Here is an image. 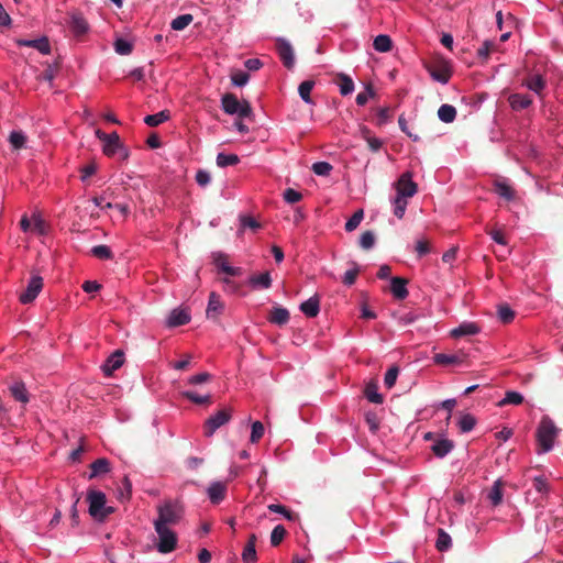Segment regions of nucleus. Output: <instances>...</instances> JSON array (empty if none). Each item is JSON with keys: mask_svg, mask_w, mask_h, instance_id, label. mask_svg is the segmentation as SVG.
I'll use <instances>...</instances> for the list:
<instances>
[{"mask_svg": "<svg viewBox=\"0 0 563 563\" xmlns=\"http://www.w3.org/2000/svg\"><path fill=\"white\" fill-rule=\"evenodd\" d=\"M87 503L89 515L99 522H103L111 514L114 512V508L107 505L106 494L101 490L89 489L87 492Z\"/></svg>", "mask_w": 563, "mask_h": 563, "instance_id": "nucleus-1", "label": "nucleus"}, {"mask_svg": "<svg viewBox=\"0 0 563 563\" xmlns=\"http://www.w3.org/2000/svg\"><path fill=\"white\" fill-rule=\"evenodd\" d=\"M536 435L538 444L537 453L544 454L554 448L559 429L550 418L545 417L540 421Z\"/></svg>", "mask_w": 563, "mask_h": 563, "instance_id": "nucleus-2", "label": "nucleus"}, {"mask_svg": "<svg viewBox=\"0 0 563 563\" xmlns=\"http://www.w3.org/2000/svg\"><path fill=\"white\" fill-rule=\"evenodd\" d=\"M184 515L183 507L176 501H165L157 507V518L153 525L169 527L177 525Z\"/></svg>", "mask_w": 563, "mask_h": 563, "instance_id": "nucleus-3", "label": "nucleus"}, {"mask_svg": "<svg viewBox=\"0 0 563 563\" xmlns=\"http://www.w3.org/2000/svg\"><path fill=\"white\" fill-rule=\"evenodd\" d=\"M154 530L157 534V542L155 549L162 554L172 553L177 549L178 537L177 533L170 529V527L153 525Z\"/></svg>", "mask_w": 563, "mask_h": 563, "instance_id": "nucleus-4", "label": "nucleus"}, {"mask_svg": "<svg viewBox=\"0 0 563 563\" xmlns=\"http://www.w3.org/2000/svg\"><path fill=\"white\" fill-rule=\"evenodd\" d=\"M221 107L227 114H236L240 118H249L253 113L250 102L240 101L233 93L222 96Z\"/></svg>", "mask_w": 563, "mask_h": 563, "instance_id": "nucleus-5", "label": "nucleus"}, {"mask_svg": "<svg viewBox=\"0 0 563 563\" xmlns=\"http://www.w3.org/2000/svg\"><path fill=\"white\" fill-rule=\"evenodd\" d=\"M232 418V410L224 408L210 416L205 422V435L210 438L214 432L227 424Z\"/></svg>", "mask_w": 563, "mask_h": 563, "instance_id": "nucleus-6", "label": "nucleus"}, {"mask_svg": "<svg viewBox=\"0 0 563 563\" xmlns=\"http://www.w3.org/2000/svg\"><path fill=\"white\" fill-rule=\"evenodd\" d=\"M547 86L548 84L545 77L539 73L530 74L521 81V87L527 88L529 91L533 92L540 101H543L545 98Z\"/></svg>", "mask_w": 563, "mask_h": 563, "instance_id": "nucleus-7", "label": "nucleus"}, {"mask_svg": "<svg viewBox=\"0 0 563 563\" xmlns=\"http://www.w3.org/2000/svg\"><path fill=\"white\" fill-rule=\"evenodd\" d=\"M396 194L408 198L413 197L418 191L417 184L412 180V175L406 172L400 175L395 184Z\"/></svg>", "mask_w": 563, "mask_h": 563, "instance_id": "nucleus-8", "label": "nucleus"}, {"mask_svg": "<svg viewBox=\"0 0 563 563\" xmlns=\"http://www.w3.org/2000/svg\"><path fill=\"white\" fill-rule=\"evenodd\" d=\"M276 49L283 65L291 69L295 65V54L291 44L284 37L276 40Z\"/></svg>", "mask_w": 563, "mask_h": 563, "instance_id": "nucleus-9", "label": "nucleus"}, {"mask_svg": "<svg viewBox=\"0 0 563 563\" xmlns=\"http://www.w3.org/2000/svg\"><path fill=\"white\" fill-rule=\"evenodd\" d=\"M43 288V278L41 276H33L26 289L20 295L19 299L23 305L31 303L38 296Z\"/></svg>", "mask_w": 563, "mask_h": 563, "instance_id": "nucleus-10", "label": "nucleus"}, {"mask_svg": "<svg viewBox=\"0 0 563 563\" xmlns=\"http://www.w3.org/2000/svg\"><path fill=\"white\" fill-rule=\"evenodd\" d=\"M124 363V353L121 350L114 351L110 354L104 363L101 365V371L104 376L110 377L119 369Z\"/></svg>", "mask_w": 563, "mask_h": 563, "instance_id": "nucleus-11", "label": "nucleus"}, {"mask_svg": "<svg viewBox=\"0 0 563 563\" xmlns=\"http://www.w3.org/2000/svg\"><path fill=\"white\" fill-rule=\"evenodd\" d=\"M103 153L104 155L112 157L115 154H119L121 159H126L129 157V151L120 141L119 134L117 133L115 141L109 137L103 142Z\"/></svg>", "mask_w": 563, "mask_h": 563, "instance_id": "nucleus-12", "label": "nucleus"}, {"mask_svg": "<svg viewBox=\"0 0 563 563\" xmlns=\"http://www.w3.org/2000/svg\"><path fill=\"white\" fill-rule=\"evenodd\" d=\"M191 316L188 309L178 307L170 311L167 317L166 324L169 328H176L189 323Z\"/></svg>", "mask_w": 563, "mask_h": 563, "instance_id": "nucleus-13", "label": "nucleus"}, {"mask_svg": "<svg viewBox=\"0 0 563 563\" xmlns=\"http://www.w3.org/2000/svg\"><path fill=\"white\" fill-rule=\"evenodd\" d=\"M15 44L19 47L26 46L35 48L43 55H48L51 53V44L47 36H41L40 38L35 40L18 38L15 40Z\"/></svg>", "mask_w": 563, "mask_h": 563, "instance_id": "nucleus-14", "label": "nucleus"}, {"mask_svg": "<svg viewBox=\"0 0 563 563\" xmlns=\"http://www.w3.org/2000/svg\"><path fill=\"white\" fill-rule=\"evenodd\" d=\"M206 493L211 504L219 505L225 498L227 485L220 481L211 482Z\"/></svg>", "mask_w": 563, "mask_h": 563, "instance_id": "nucleus-15", "label": "nucleus"}, {"mask_svg": "<svg viewBox=\"0 0 563 563\" xmlns=\"http://www.w3.org/2000/svg\"><path fill=\"white\" fill-rule=\"evenodd\" d=\"M69 29L75 36H81L89 31V24L80 12L74 11L69 14Z\"/></svg>", "mask_w": 563, "mask_h": 563, "instance_id": "nucleus-16", "label": "nucleus"}, {"mask_svg": "<svg viewBox=\"0 0 563 563\" xmlns=\"http://www.w3.org/2000/svg\"><path fill=\"white\" fill-rule=\"evenodd\" d=\"M224 311V305L220 299V296L212 291L209 295L208 305L206 309V316L208 319L216 320Z\"/></svg>", "mask_w": 563, "mask_h": 563, "instance_id": "nucleus-17", "label": "nucleus"}, {"mask_svg": "<svg viewBox=\"0 0 563 563\" xmlns=\"http://www.w3.org/2000/svg\"><path fill=\"white\" fill-rule=\"evenodd\" d=\"M508 102L514 111H522L531 107L533 99L528 93L514 92L509 95Z\"/></svg>", "mask_w": 563, "mask_h": 563, "instance_id": "nucleus-18", "label": "nucleus"}, {"mask_svg": "<svg viewBox=\"0 0 563 563\" xmlns=\"http://www.w3.org/2000/svg\"><path fill=\"white\" fill-rule=\"evenodd\" d=\"M300 311L308 318H314L320 312V298L316 294L301 302L299 307Z\"/></svg>", "mask_w": 563, "mask_h": 563, "instance_id": "nucleus-19", "label": "nucleus"}, {"mask_svg": "<svg viewBox=\"0 0 563 563\" xmlns=\"http://www.w3.org/2000/svg\"><path fill=\"white\" fill-rule=\"evenodd\" d=\"M453 448L454 443L452 440L441 437L434 441L431 450L437 457L443 459L453 450Z\"/></svg>", "mask_w": 563, "mask_h": 563, "instance_id": "nucleus-20", "label": "nucleus"}, {"mask_svg": "<svg viewBox=\"0 0 563 563\" xmlns=\"http://www.w3.org/2000/svg\"><path fill=\"white\" fill-rule=\"evenodd\" d=\"M247 284L252 289H268L272 287V277L269 272L250 276Z\"/></svg>", "mask_w": 563, "mask_h": 563, "instance_id": "nucleus-21", "label": "nucleus"}, {"mask_svg": "<svg viewBox=\"0 0 563 563\" xmlns=\"http://www.w3.org/2000/svg\"><path fill=\"white\" fill-rule=\"evenodd\" d=\"M256 536L251 534L249 540L242 552V561L243 563H256L257 562V553H256Z\"/></svg>", "mask_w": 563, "mask_h": 563, "instance_id": "nucleus-22", "label": "nucleus"}, {"mask_svg": "<svg viewBox=\"0 0 563 563\" xmlns=\"http://www.w3.org/2000/svg\"><path fill=\"white\" fill-rule=\"evenodd\" d=\"M390 291L396 299L402 300L407 298V280L401 277H393L390 279Z\"/></svg>", "mask_w": 563, "mask_h": 563, "instance_id": "nucleus-23", "label": "nucleus"}, {"mask_svg": "<svg viewBox=\"0 0 563 563\" xmlns=\"http://www.w3.org/2000/svg\"><path fill=\"white\" fill-rule=\"evenodd\" d=\"M289 319H290L289 311L286 308L280 307V306L274 307L271 310V313L268 317V321L271 323L279 325V327L288 323Z\"/></svg>", "mask_w": 563, "mask_h": 563, "instance_id": "nucleus-24", "label": "nucleus"}, {"mask_svg": "<svg viewBox=\"0 0 563 563\" xmlns=\"http://www.w3.org/2000/svg\"><path fill=\"white\" fill-rule=\"evenodd\" d=\"M481 329L475 322H462L459 327L451 331L453 338H461L466 335H475L479 333Z\"/></svg>", "mask_w": 563, "mask_h": 563, "instance_id": "nucleus-25", "label": "nucleus"}, {"mask_svg": "<svg viewBox=\"0 0 563 563\" xmlns=\"http://www.w3.org/2000/svg\"><path fill=\"white\" fill-rule=\"evenodd\" d=\"M10 393L12 395V397L19 401V402H22V404H27L29 400H30V395H29V391L26 389V386L23 382H14L11 386H10Z\"/></svg>", "mask_w": 563, "mask_h": 563, "instance_id": "nucleus-26", "label": "nucleus"}, {"mask_svg": "<svg viewBox=\"0 0 563 563\" xmlns=\"http://www.w3.org/2000/svg\"><path fill=\"white\" fill-rule=\"evenodd\" d=\"M390 202L393 206L394 216L399 220L402 219L408 206V197L396 194L395 197L391 198Z\"/></svg>", "mask_w": 563, "mask_h": 563, "instance_id": "nucleus-27", "label": "nucleus"}, {"mask_svg": "<svg viewBox=\"0 0 563 563\" xmlns=\"http://www.w3.org/2000/svg\"><path fill=\"white\" fill-rule=\"evenodd\" d=\"M110 472V462L104 459H97L90 465V474L89 478L97 477L99 475H103Z\"/></svg>", "mask_w": 563, "mask_h": 563, "instance_id": "nucleus-28", "label": "nucleus"}, {"mask_svg": "<svg viewBox=\"0 0 563 563\" xmlns=\"http://www.w3.org/2000/svg\"><path fill=\"white\" fill-rule=\"evenodd\" d=\"M314 85L316 84L313 80H305L298 87V93H299L301 100L305 103L310 104V106L314 104V101L312 100V98L310 96Z\"/></svg>", "mask_w": 563, "mask_h": 563, "instance_id": "nucleus-29", "label": "nucleus"}, {"mask_svg": "<svg viewBox=\"0 0 563 563\" xmlns=\"http://www.w3.org/2000/svg\"><path fill=\"white\" fill-rule=\"evenodd\" d=\"M495 192L500 197L506 199L507 201H511L515 199V190L514 188L507 184L506 181H495L494 184Z\"/></svg>", "mask_w": 563, "mask_h": 563, "instance_id": "nucleus-30", "label": "nucleus"}, {"mask_svg": "<svg viewBox=\"0 0 563 563\" xmlns=\"http://www.w3.org/2000/svg\"><path fill=\"white\" fill-rule=\"evenodd\" d=\"M373 47L379 53L389 52L393 47V41L389 35L379 34L373 41Z\"/></svg>", "mask_w": 563, "mask_h": 563, "instance_id": "nucleus-31", "label": "nucleus"}, {"mask_svg": "<svg viewBox=\"0 0 563 563\" xmlns=\"http://www.w3.org/2000/svg\"><path fill=\"white\" fill-rule=\"evenodd\" d=\"M523 402V396L521 393L516 390H507L505 397L498 401V407H504L507 405H521Z\"/></svg>", "mask_w": 563, "mask_h": 563, "instance_id": "nucleus-32", "label": "nucleus"}, {"mask_svg": "<svg viewBox=\"0 0 563 563\" xmlns=\"http://www.w3.org/2000/svg\"><path fill=\"white\" fill-rule=\"evenodd\" d=\"M170 118V113L168 110H162L155 114H148L144 118V123L148 126H157Z\"/></svg>", "mask_w": 563, "mask_h": 563, "instance_id": "nucleus-33", "label": "nucleus"}, {"mask_svg": "<svg viewBox=\"0 0 563 563\" xmlns=\"http://www.w3.org/2000/svg\"><path fill=\"white\" fill-rule=\"evenodd\" d=\"M47 232L46 223L42 216L37 212H34L32 214V223H31V230L30 233L36 234V235H45Z\"/></svg>", "mask_w": 563, "mask_h": 563, "instance_id": "nucleus-34", "label": "nucleus"}, {"mask_svg": "<svg viewBox=\"0 0 563 563\" xmlns=\"http://www.w3.org/2000/svg\"><path fill=\"white\" fill-rule=\"evenodd\" d=\"M438 117L440 121L444 123H451L456 118V109L451 104L444 103L439 108Z\"/></svg>", "mask_w": 563, "mask_h": 563, "instance_id": "nucleus-35", "label": "nucleus"}, {"mask_svg": "<svg viewBox=\"0 0 563 563\" xmlns=\"http://www.w3.org/2000/svg\"><path fill=\"white\" fill-rule=\"evenodd\" d=\"M476 419L471 413H462L457 420V427L462 433H467L474 429Z\"/></svg>", "mask_w": 563, "mask_h": 563, "instance_id": "nucleus-36", "label": "nucleus"}, {"mask_svg": "<svg viewBox=\"0 0 563 563\" xmlns=\"http://www.w3.org/2000/svg\"><path fill=\"white\" fill-rule=\"evenodd\" d=\"M9 142L13 150H21L25 147L26 135L21 130H13L9 135Z\"/></svg>", "mask_w": 563, "mask_h": 563, "instance_id": "nucleus-37", "label": "nucleus"}, {"mask_svg": "<svg viewBox=\"0 0 563 563\" xmlns=\"http://www.w3.org/2000/svg\"><path fill=\"white\" fill-rule=\"evenodd\" d=\"M217 165L221 168L234 166L240 163V157L236 154L219 153L216 158Z\"/></svg>", "mask_w": 563, "mask_h": 563, "instance_id": "nucleus-38", "label": "nucleus"}, {"mask_svg": "<svg viewBox=\"0 0 563 563\" xmlns=\"http://www.w3.org/2000/svg\"><path fill=\"white\" fill-rule=\"evenodd\" d=\"M433 361L438 365H455L462 362V358L456 354L438 353L433 356Z\"/></svg>", "mask_w": 563, "mask_h": 563, "instance_id": "nucleus-39", "label": "nucleus"}, {"mask_svg": "<svg viewBox=\"0 0 563 563\" xmlns=\"http://www.w3.org/2000/svg\"><path fill=\"white\" fill-rule=\"evenodd\" d=\"M239 221H240L239 234H241L245 229H251L253 231H256L261 228L260 222L252 216L240 214Z\"/></svg>", "mask_w": 563, "mask_h": 563, "instance_id": "nucleus-40", "label": "nucleus"}, {"mask_svg": "<svg viewBox=\"0 0 563 563\" xmlns=\"http://www.w3.org/2000/svg\"><path fill=\"white\" fill-rule=\"evenodd\" d=\"M362 136L366 141L372 152H378L383 146V141L379 137L373 136L367 128L362 130Z\"/></svg>", "mask_w": 563, "mask_h": 563, "instance_id": "nucleus-41", "label": "nucleus"}, {"mask_svg": "<svg viewBox=\"0 0 563 563\" xmlns=\"http://www.w3.org/2000/svg\"><path fill=\"white\" fill-rule=\"evenodd\" d=\"M339 79H340V84H339L340 93L342 96L351 95L354 91V82H353L352 78L350 76H347L346 74L341 73V74H339Z\"/></svg>", "mask_w": 563, "mask_h": 563, "instance_id": "nucleus-42", "label": "nucleus"}, {"mask_svg": "<svg viewBox=\"0 0 563 563\" xmlns=\"http://www.w3.org/2000/svg\"><path fill=\"white\" fill-rule=\"evenodd\" d=\"M181 395H183L184 398H186V399H188L191 402L197 404V405H207V404H210V400H211L210 394L199 395V394H197L196 391H192V390L183 391Z\"/></svg>", "mask_w": 563, "mask_h": 563, "instance_id": "nucleus-43", "label": "nucleus"}, {"mask_svg": "<svg viewBox=\"0 0 563 563\" xmlns=\"http://www.w3.org/2000/svg\"><path fill=\"white\" fill-rule=\"evenodd\" d=\"M488 498L493 506H498L503 500V488H501V482L500 479H497L488 494Z\"/></svg>", "mask_w": 563, "mask_h": 563, "instance_id": "nucleus-44", "label": "nucleus"}, {"mask_svg": "<svg viewBox=\"0 0 563 563\" xmlns=\"http://www.w3.org/2000/svg\"><path fill=\"white\" fill-rule=\"evenodd\" d=\"M192 20H194V16L189 13L178 15L177 18H175L172 21L170 27L174 31H181V30L186 29L192 22Z\"/></svg>", "mask_w": 563, "mask_h": 563, "instance_id": "nucleus-45", "label": "nucleus"}, {"mask_svg": "<svg viewBox=\"0 0 563 563\" xmlns=\"http://www.w3.org/2000/svg\"><path fill=\"white\" fill-rule=\"evenodd\" d=\"M364 218V211L362 209L356 210L345 222L344 229L346 232L354 231L362 222Z\"/></svg>", "mask_w": 563, "mask_h": 563, "instance_id": "nucleus-46", "label": "nucleus"}, {"mask_svg": "<svg viewBox=\"0 0 563 563\" xmlns=\"http://www.w3.org/2000/svg\"><path fill=\"white\" fill-rule=\"evenodd\" d=\"M452 545V540L449 533L444 530L440 529L435 542V547L439 551L444 552L448 551Z\"/></svg>", "mask_w": 563, "mask_h": 563, "instance_id": "nucleus-47", "label": "nucleus"}, {"mask_svg": "<svg viewBox=\"0 0 563 563\" xmlns=\"http://www.w3.org/2000/svg\"><path fill=\"white\" fill-rule=\"evenodd\" d=\"M533 487L542 496L548 495L550 490L548 479L543 475L533 477Z\"/></svg>", "mask_w": 563, "mask_h": 563, "instance_id": "nucleus-48", "label": "nucleus"}, {"mask_svg": "<svg viewBox=\"0 0 563 563\" xmlns=\"http://www.w3.org/2000/svg\"><path fill=\"white\" fill-rule=\"evenodd\" d=\"M358 273H360V268H358L357 264L356 263H352V268L347 269L344 273V275L342 277V283L345 286L354 285Z\"/></svg>", "mask_w": 563, "mask_h": 563, "instance_id": "nucleus-49", "label": "nucleus"}, {"mask_svg": "<svg viewBox=\"0 0 563 563\" xmlns=\"http://www.w3.org/2000/svg\"><path fill=\"white\" fill-rule=\"evenodd\" d=\"M264 424L261 421H254L251 426V443H257L264 435Z\"/></svg>", "mask_w": 563, "mask_h": 563, "instance_id": "nucleus-50", "label": "nucleus"}, {"mask_svg": "<svg viewBox=\"0 0 563 563\" xmlns=\"http://www.w3.org/2000/svg\"><path fill=\"white\" fill-rule=\"evenodd\" d=\"M376 242V238L374 232L372 231H365L362 233L360 238V246L364 250H371L374 247Z\"/></svg>", "mask_w": 563, "mask_h": 563, "instance_id": "nucleus-51", "label": "nucleus"}, {"mask_svg": "<svg viewBox=\"0 0 563 563\" xmlns=\"http://www.w3.org/2000/svg\"><path fill=\"white\" fill-rule=\"evenodd\" d=\"M286 536V529L282 525H277L271 533V544L277 547L284 540Z\"/></svg>", "mask_w": 563, "mask_h": 563, "instance_id": "nucleus-52", "label": "nucleus"}, {"mask_svg": "<svg viewBox=\"0 0 563 563\" xmlns=\"http://www.w3.org/2000/svg\"><path fill=\"white\" fill-rule=\"evenodd\" d=\"M268 510L274 514H279L289 521L294 520V514L280 504H271L267 506Z\"/></svg>", "mask_w": 563, "mask_h": 563, "instance_id": "nucleus-53", "label": "nucleus"}, {"mask_svg": "<svg viewBox=\"0 0 563 563\" xmlns=\"http://www.w3.org/2000/svg\"><path fill=\"white\" fill-rule=\"evenodd\" d=\"M398 374H399V369L397 366H391L390 368L387 369V372L385 373V376H384V385L390 389L395 386V383L397 380V377H398Z\"/></svg>", "mask_w": 563, "mask_h": 563, "instance_id": "nucleus-54", "label": "nucleus"}, {"mask_svg": "<svg viewBox=\"0 0 563 563\" xmlns=\"http://www.w3.org/2000/svg\"><path fill=\"white\" fill-rule=\"evenodd\" d=\"M123 487L119 489L118 492V498L121 501H128L131 498L132 495V483L131 481L125 476L123 478Z\"/></svg>", "mask_w": 563, "mask_h": 563, "instance_id": "nucleus-55", "label": "nucleus"}, {"mask_svg": "<svg viewBox=\"0 0 563 563\" xmlns=\"http://www.w3.org/2000/svg\"><path fill=\"white\" fill-rule=\"evenodd\" d=\"M332 165L328 162H317L312 164V172L318 176H328L332 170Z\"/></svg>", "mask_w": 563, "mask_h": 563, "instance_id": "nucleus-56", "label": "nucleus"}, {"mask_svg": "<svg viewBox=\"0 0 563 563\" xmlns=\"http://www.w3.org/2000/svg\"><path fill=\"white\" fill-rule=\"evenodd\" d=\"M114 49L120 55H128L132 52V44L124 38H117L114 42Z\"/></svg>", "mask_w": 563, "mask_h": 563, "instance_id": "nucleus-57", "label": "nucleus"}, {"mask_svg": "<svg viewBox=\"0 0 563 563\" xmlns=\"http://www.w3.org/2000/svg\"><path fill=\"white\" fill-rule=\"evenodd\" d=\"M91 253L93 256L101 260H110L112 258V252L107 245H96L91 249Z\"/></svg>", "mask_w": 563, "mask_h": 563, "instance_id": "nucleus-58", "label": "nucleus"}, {"mask_svg": "<svg viewBox=\"0 0 563 563\" xmlns=\"http://www.w3.org/2000/svg\"><path fill=\"white\" fill-rule=\"evenodd\" d=\"M365 396L367 400L373 404L379 405L384 401L382 394L377 391L375 386H367L365 389Z\"/></svg>", "mask_w": 563, "mask_h": 563, "instance_id": "nucleus-59", "label": "nucleus"}, {"mask_svg": "<svg viewBox=\"0 0 563 563\" xmlns=\"http://www.w3.org/2000/svg\"><path fill=\"white\" fill-rule=\"evenodd\" d=\"M250 80V75L246 71L239 70L231 75V81L236 87L245 86Z\"/></svg>", "mask_w": 563, "mask_h": 563, "instance_id": "nucleus-60", "label": "nucleus"}, {"mask_svg": "<svg viewBox=\"0 0 563 563\" xmlns=\"http://www.w3.org/2000/svg\"><path fill=\"white\" fill-rule=\"evenodd\" d=\"M498 318L504 323H510L515 318V312L509 306L498 308Z\"/></svg>", "mask_w": 563, "mask_h": 563, "instance_id": "nucleus-61", "label": "nucleus"}, {"mask_svg": "<svg viewBox=\"0 0 563 563\" xmlns=\"http://www.w3.org/2000/svg\"><path fill=\"white\" fill-rule=\"evenodd\" d=\"M430 76L434 81L440 82L442 85H446L451 78V74L448 70L431 69Z\"/></svg>", "mask_w": 563, "mask_h": 563, "instance_id": "nucleus-62", "label": "nucleus"}, {"mask_svg": "<svg viewBox=\"0 0 563 563\" xmlns=\"http://www.w3.org/2000/svg\"><path fill=\"white\" fill-rule=\"evenodd\" d=\"M375 95L372 86H366L365 90L362 91V92H358L357 96H356V104L357 106H365L368 101L369 98H373Z\"/></svg>", "mask_w": 563, "mask_h": 563, "instance_id": "nucleus-63", "label": "nucleus"}, {"mask_svg": "<svg viewBox=\"0 0 563 563\" xmlns=\"http://www.w3.org/2000/svg\"><path fill=\"white\" fill-rule=\"evenodd\" d=\"M283 197H284V200L288 203H296L302 199V195L292 188H287L284 191Z\"/></svg>", "mask_w": 563, "mask_h": 563, "instance_id": "nucleus-64", "label": "nucleus"}]
</instances>
